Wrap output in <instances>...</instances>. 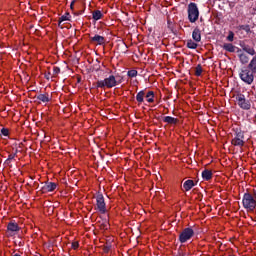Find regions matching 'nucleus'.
I'll return each instance as SVG.
<instances>
[{"label": "nucleus", "mask_w": 256, "mask_h": 256, "mask_svg": "<svg viewBox=\"0 0 256 256\" xmlns=\"http://www.w3.org/2000/svg\"><path fill=\"white\" fill-rule=\"evenodd\" d=\"M121 81H117L114 75H110L104 80H98L96 82V89H113V87H117Z\"/></svg>", "instance_id": "f257e3e1"}, {"label": "nucleus", "mask_w": 256, "mask_h": 256, "mask_svg": "<svg viewBox=\"0 0 256 256\" xmlns=\"http://www.w3.org/2000/svg\"><path fill=\"white\" fill-rule=\"evenodd\" d=\"M255 74L256 72H253V68L243 67L239 73V77L243 83H246V85H253V82L255 81Z\"/></svg>", "instance_id": "f03ea898"}, {"label": "nucleus", "mask_w": 256, "mask_h": 256, "mask_svg": "<svg viewBox=\"0 0 256 256\" xmlns=\"http://www.w3.org/2000/svg\"><path fill=\"white\" fill-rule=\"evenodd\" d=\"M234 138L231 140L234 147H244L245 145V132L241 128H234Z\"/></svg>", "instance_id": "7ed1b4c3"}, {"label": "nucleus", "mask_w": 256, "mask_h": 256, "mask_svg": "<svg viewBox=\"0 0 256 256\" xmlns=\"http://www.w3.org/2000/svg\"><path fill=\"white\" fill-rule=\"evenodd\" d=\"M242 205L244 209H247V211H255L256 200L251 193H244Z\"/></svg>", "instance_id": "20e7f679"}, {"label": "nucleus", "mask_w": 256, "mask_h": 256, "mask_svg": "<svg viewBox=\"0 0 256 256\" xmlns=\"http://www.w3.org/2000/svg\"><path fill=\"white\" fill-rule=\"evenodd\" d=\"M187 13H188V20L190 23H195L199 19V8L194 2H191L188 4L187 8Z\"/></svg>", "instance_id": "39448f33"}, {"label": "nucleus", "mask_w": 256, "mask_h": 256, "mask_svg": "<svg viewBox=\"0 0 256 256\" xmlns=\"http://www.w3.org/2000/svg\"><path fill=\"white\" fill-rule=\"evenodd\" d=\"M195 236V230L191 227L184 228L182 232L179 234L178 241L181 243H187V241H191Z\"/></svg>", "instance_id": "423d86ee"}, {"label": "nucleus", "mask_w": 256, "mask_h": 256, "mask_svg": "<svg viewBox=\"0 0 256 256\" xmlns=\"http://www.w3.org/2000/svg\"><path fill=\"white\" fill-rule=\"evenodd\" d=\"M96 211H99L101 215H105L107 213V205L105 204V197L103 194H98L96 196Z\"/></svg>", "instance_id": "0eeeda50"}, {"label": "nucleus", "mask_w": 256, "mask_h": 256, "mask_svg": "<svg viewBox=\"0 0 256 256\" xmlns=\"http://www.w3.org/2000/svg\"><path fill=\"white\" fill-rule=\"evenodd\" d=\"M236 101L240 109H243L244 111H249V109H251V101L246 100L244 94L242 93L237 94Z\"/></svg>", "instance_id": "6e6552de"}, {"label": "nucleus", "mask_w": 256, "mask_h": 256, "mask_svg": "<svg viewBox=\"0 0 256 256\" xmlns=\"http://www.w3.org/2000/svg\"><path fill=\"white\" fill-rule=\"evenodd\" d=\"M57 189V183L55 182H45L41 188V193H51Z\"/></svg>", "instance_id": "1a4fd4ad"}, {"label": "nucleus", "mask_w": 256, "mask_h": 256, "mask_svg": "<svg viewBox=\"0 0 256 256\" xmlns=\"http://www.w3.org/2000/svg\"><path fill=\"white\" fill-rule=\"evenodd\" d=\"M90 43L93 45H105V37L95 34L94 36H90Z\"/></svg>", "instance_id": "9d476101"}, {"label": "nucleus", "mask_w": 256, "mask_h": 256, "mask_svg": "<svg viewBox=\"0 0 256 256\" xmlns=\"http://www.w3.org/2000/svg\"><path fill=\"white\" fill-rule=\"evenodd\" d=\"M7 231L10 235H15V233L21 231V227L15 221H11L7 225Z\"/></svg>", "instance_id": "9b49d317"}, {"label": "nucleus", "mask_w": 256, "mask_h": 256, "mask_svg": "<svg viewBox=\"0 0 256 256\" xmlns=\"http://www.w3.org/2000/svg\"><path fill=\"white\" fill-rule=\"evenodd\" d=\"M192 39L196 41V43H200L201 41V29L199 27H196L192 32Z\"/></svg>", "instance_id": "f8f14e48"}, {"label": "nucleus", "mask_w": 256, "mask_h": 256, "mask_svg": "<svg viewBox=\"0 0 256 256\" xmlns=\"http://www.w3.org/2000/svg\"><path fill=\"white\" fill-rule=\"evenodd\" d=\"M202 179L203 181H211L213 179V171L209 169H205L202 171Z\"/></svg>", "instance_id": "ddd939ff"}, {"label": "nucleus", "mask_w": 256, "mask_h": 256, "mask_svg": "<svg viewBox=\"0 0 256 256\" xmlns=\"http://www.w3.org/2000/svg\"><path fill=\"white\" fill-rule=\"evenodd\" d=\"M163 122L167 123L168 125H177V123H179V119L172 116H165L163 118Z\"/></svg>", "instance_id": "4468645a"}, {"label": "nucleus", "mask_w": 256, "mask_h": 256, "mask_svg": "<svg viewBox=\"0 0 256 256\" xmlns=\"http://www.w3.org/2000/svg\"><path fill=\"white\" fill-rule=\"evenodd\" d=\"M194 187H195V181H193V180H186L183 183V189L185 191H191Z\"/></svg>", "instance_id": "2eb2a0df"}, {"label": "nucleus", "mask_w": 256, "mask_h": 256, "mask_svg": "<svg viewBox=\"0 0 256 256\" xmlns=\"http://www.w3.org/2000/svg\"><path fill=\"white\" fill-rule=\"evenodd\" d=\"M136 101L139 105L145 101V90H141L136 94Z\"/></svg>", "instance_id": "dca6fc26"}, {"label": "nucleus", "mask_w": 256, "mask_h": 256, "mask_svg": "<svg viewBox=\"0 0 256 256\" xmlns=\"http://www.w3.org/2000/svg\"><path fill=\"white\" fill-rule=\"evenodd\" d=\"M36 99H38V101H42V103H49V101H51V97H49V94H39L38 96H36Z\"/></svg>", "instance_id": "f3484780"}, {"label": "nucleus", "mask_w": 256, "mask_h": 256, "mask_svg": "<svg viewBox=\"0 0 256 256\" xmlns=\"http://www.w3.org/2000/svg\"><path fill=\"white\" fill-rule=\"evenodd\" d=\"M71 17V14H69V12H66L65 15H62L59 20H58V25L59 27H61V29H63V22L64 21H69V18Z\"/></svg>", "instance_id": "a211bd4d"}, {"label": "nucleus", "mask_w": 256, "mask_h": 256, "mask_svg": "<svg viewBox=\"0 0 256 256\" xmlns=\"http://www.w3.org/2000/svg\"><path fill=\"white\" fill-rule=\"evenodd\" d=\"M222 49H224V51H228V53H235L236 47L231 43H225L223 44Z\"/></svg>", "instance_id": "6ab92c4d"}, {"label": "nucleus", "mask_w": 256, "mask_h": 256, "mask_svg": "<svg viewBox=\"0 0 256 256\" xmlns=\"http://www.w3.org/2000/svg\"><path fill=\"white\" fill-rule=\"evenodd\" d=\"M145 99H146L147 103H154V101H155V92L148 91L147 93H145Z\"/></svg>", "instance_id": "aec40b11"}, {"label": "nucleus", "mask_w": 256, "mask_h": 256, "mask_svg": "<svg viewBox=\"0 0 256 256\" xmlns=\"http://www.w3.org/2000/svg\"><path fill=\"white\" fill-rule=\"evenodd\" d=\"M92 19H94V21H99L100 19H103V13L100 10L93 11Z\"/></svg>", "instance_id": "412c9836"}, {"label": "nucleus", "mask_w": 256, "mask_h": 256, "mask_svg": "<svg viewBox=\"0 0 256 256\" xmlns=\"http://www.w3.org/2000/svg\"><path fill=\"white\" fill-rule=\"evenodd\" d=\"M239 60L242 63V65H246V63H249V56H247V54L245 53H240Z\"/></svg>", "instance_id": "4be33fe9"}, {"label": "nucleus", "mask_w": 256, "mask_h": 256, "mask_svg": "<svg viewBox=\"0 0 256 256\" xmlns=\"http://www.w3.org/2000/svg\"><path fill=\"white\" fill-rule=\"evenodd\" d=\"M238 31H245V33H247V35H249V33H251V26H249V24L239 25Z\"/></svg>", "instance_id": "5701e85b"}, {"label": "nucleus", "mask_w": 256, "mask_h": 256, "mask_svg": "<svg viewBox=\"0 0 256 256\" xmlns=\"http://www.w3.org/2000/svg\"><path fill=\"white\" fill-rule=\"evenodd\" d=\"M202 73H203V67L201 66V64H198L195 68L196 77H201Z\"/></svg>", "instance_id": "b1692460"}, {"label": "nucleus", "mask_w": 256, "mask_h": 256, "mask_svg": "<svg viewBox=\"0 0 256 256\" xmlns=\"http://www.w3.org/2000/svg\"><path fill=\"white\" fill-rule=\"evenodd\" d=\"M186 45L188 49H196L198 47L197 43L193 42V40H188Z\"/></svg>", "instance_id": "393cba45"}, {"label": "nucleus", "mask_w": 256, "mask_h": 256, "mask_svg": "<svg viewBox=\"0 0 256 256\" xmlns=\"http://www.w3.org/2000/svg\"><path fill=\"white\" fill-rule=\"evenodd\" d=\"M226 39L230 43H233V41L235 40V33L233 31H229Z\"/></svg>", "instance_id": "a878e982"}, {"label": "nucleus", "mask_w": 256, "mask_h": 256, "mask_svg": "<svg viewBox=\"0 0 256 256\" xmlns=\"http://www.w3.org/2000/svg\"><path fill=\"white\" fill-rule=\"evenodd\" d=\"M243 51H245L246 53H248V55H255V49L251 48V47H244Z\"/></svg>", "instance_id": "bb28decb"}, {"label": "nucleus", "mask_w": 256, "mask_h": 256, "mask_svg": "<svg viewBox=\"0 0 256 256\" xmlns=\"http://www.w3.org/2000/svg\"><path fill=\"white\" fill-rule=\"evenodd\" d=\"M127 75H128V77H131V78L137 77L138 72H137V70H129V71L127 72Z\"/></svg>", "instance_id": "cd10ccee"}, {"label": "nucleus", "mask_w": 256, "mask_h": 256, "mask_svg": "<svg viewBox=\"0 0 256 256\" xmlns=\"http://www.w3.org/2000/svg\"><path fill=\"white\" fill-rule=\"evenodd\" d=\"M59 73H61V68H59L58 66H54L53 67V76H57L59 75Z\"/></svg>", "instance_id": "c85d7f7f"}, {"label": "nucleus", "mask_w": 256, "mask_h": 256, "mask_svg": "<svg viewBox=\"0 0 256 256\" xmlns=\"http://www.w3.org/2000/svg\"><path fill=\"white\" fill-rule=\"evenodd\" d=\"M1 134H2L4 137H9V129H7V128H2V129H1Z\"/></svg>", "instance_id": "c756f323"}, {"label": "nucleus", "mask_w": 256, "mask_h": 256, "mask_svg": "<svg viewBox=\"0 0 256 256\" xmlns=\"http://www.w3.org/2000/svg\"><path fill=\"white\" fill-rule=\"evenodd\" d=\"M15 157H17V150L14 154H10L7 159H8V161H13V159H15Z\"/></svg>", "instance_id": "7c9ffc66"}, {"label": "nucleus", "mask_w": 256, "mask_h": 256, "mask_svg": "<svg viewBox=\"0 0 256 256\" xmlns=\"http://www.w3.org/2000/svg\"><path fill=\"white\" fill-rule=\"evenodd\" d=\"M72 249L74 250L79 249V242H72Z\"/></svg>", "instance_id": "2f4dec72"}, {"label": "nucleus", "mask_w": 256, "mask_h": 256, "mask_svg": "<svg viewBox=\"0 0 256 256\" xmlns=\"http://www.w3.org/2000/svg\"><path fill=\"white\" fill-rule=\"evenodd\" d=\"M4 165H7V167H12L11 160L6 159Z\"/></svg>", "instance_id": "473e14b6"}, {"label": "nucleus", "mask_w": 256, "mask_h": 256, "mask_svg": "<svg viewBox=\"0 0 256 256\" xmlns=\"http://www.w3.org/2000/svg\"><path fill=\"white\" fill-rule=\"evenodd\" d=\"M51 77V72H48L47 74H45V79L49 80Z\"/></svg>", "instance_id": "72a5a7b5"}, {"label": "nucleus", "mask_w": 256, "mask_h": 256, "mask_svg": "<svg viewBox=\"0 0 256 256\" xmlns=\"http://www.w3.org/2000/svg\"><path fill=\"white\" fill-rule=\"evenodd\" d=\"M73 5H75V0H73L70 4V9H73Z\"/></svg>", "instance_id": "f704fd0d"}, {"label": "nucleus", "mask_w": 256, "mask_h": 256, "mask_svg": "<svg viewBox=\"0 0 256 256\" xmlns=\"http://www.w3.org/2000/svg\"><path fill=\"white\" fill-rule=\"evenodd\" d=\"M109 249H110V247L106 246L105 249H104L105 253L109 252Z\"/></svg>", "instance_id": "c9c22d12"}, {"label": "nucleus", "mask_w": 256, "mask_h": 256, "mask_svg": "<svg viewBox=\"0 0 256 256\" xmlns=\"http://www.w3.org/2000/svg\"><path fill=\"white\" fill-rule=\"evenodd\" d=\"M99 69H100V67H98V68L96 69V71H99Z\"/></svg>", "instance_id": "e433bc0d"}, {"label": "nucleus", "mask_w": 256, "mask_h": 256, "mask_svg": "<svg viewBox=\"0 0 256 256\" xmlns=\"http://www.w3.org/2000/svg\"><path fill=\"white\" fill-rule=\"evenodd\" d=\"M238 53H241V50H238Z\"/></svg>", "instance_id": "4c0bfd02"}]
</instances>
